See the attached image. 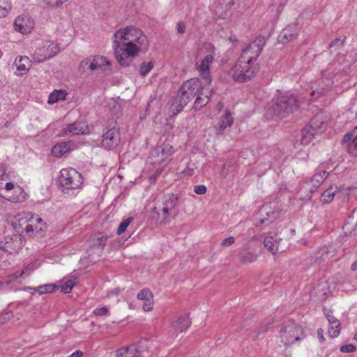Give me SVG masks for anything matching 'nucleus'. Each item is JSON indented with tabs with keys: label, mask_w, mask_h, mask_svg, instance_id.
Returning a JSON list of instances; mask_svg holds the SVG:
<instances>
[{
	"label": "nucleus",
	"mask_w": 357,
	"mask_h": 357,
	"mask_svg": "<svg viewBox=\"0 0 357 357\" xmlns=\"http://www.w3.org/2000/svg\"><path fill=\"white\" fill-rule=\"evenodd\" d=\"M328 50L331 54L335 53L336 55H339L343 50L342 42L338 38L335 39L329 45Z\"/></svg>",
	"instance_id": "obj_36"
},
{
	"label": "nucleus",
	"mask_w": 357,
	"mask_h": 357,
	"mask_svg": "<svg viewBox=\"0 0 357 357\" xmlns=\"http://www.w3.org/2000/svg\"><path fill=\"white\" fill-rule=\"evenodd\" d=\"M324 314L329 324L328 335L331 337H337L341 330L340 321L333 315V312L326 307L323 308Z\"/></svg>",
	"instance_id": "obj_12"
},
{
	"label": "nucleus",
	"mask_w": 357,
	"mask_h": 357,
	"mask_svg": "<svg viewBox=\"0 0 357 357\" xmlns=\"http://www.w3.org/2000/svg\"><path fill=\"white\" fill-rule=\"evenodd\" d=\"M178 102H180V107L179 109H177V112H180L184 106H185L189 102H190L192 98L190 97L186 93H183L182 91V89H180L179 96H178Z\"/></svg>",
	"instance_id": "obj_41"
},
{
	"label": "nucleus",
	"mask_w": 357,
	"mask_h": 357,
	"mask_svg": "<svg viewBox=\"0 0 357 357\" xmlns=\"http://www.w3.org/2000/svg\"><path fill=\"white\" fill-rule=\"evenodd\" d=\"M307 126L317 134L321 133L326 126L324 115L317 114L312 119Z\"/></svg>",
	"instance_id": "obj_18"
},
{
	"label": "nucleus",
	"mask_w": 357,
	"mask_h": 357,
	"mask_svg": "<svg viewBox=\"0 0 357 357\" xmlns=\"http://www.w3.org/2000/svg\"><path fill=\"white\" fill-rule=\"evenodd\" d=\"M185 31V24L183 22H178L177 23V33L179 34H183Z\"/></svg>",
	"instance_id": "obj_54"
},
{
	"label": "nucleus",
	"mask_w": 357,
	"mask_h": 357,
	"mask_svg": "<svg viewBox=\"0 0 357 357\" xmlns=\"http://www.w3.org/2000/svg\"><path fill=\"white\" fill-rule=\"evenodd\" d=\"M102 137V147L107 150H113L116 148L121 140L120 132L116 127L107 128L103 132Z\"/></svg>",
	"instance_id": "obj_9"
},
{
	"label": "nucleus",
	"mask_w": 357,
	"mask_h": 357,
	"mask_svg": "<svg viewBox=\"0 0 357 357\" xmlns=\"http://www.w3.org/2000/svg\"><path fill=\"white\" fill-rule=\"evenodd\" d=\"M153 342L149 340L144 339L140 340L137 344H132L126 348L124 349L123 352H120L116 355V357H122L124 355H126L128 353H132L136 352L139 353L140 354H144V352L146 351H149L151 348V344Z\"/></svg>",
	"instance_id": "obj_13"
},
{
	"label": "nucleus",
	"mask_w": 357,
	"mask_h": 357,
	"mask_svg": "<svg viewBox=\"0 0 357 357\" xmlns=\"http://www.w3.org/2000/svg\"><path fill=\"white\" fill-rule=\"evenodd\" d=\"M115 56L121 66H128L139 51L145 52L149 45L146 36L138 29L127 26L114 34Z\"/></svg>",
	"instance_id": "obj_1"
},
{
	"label": "nucleus",
	"mask_w": 357,
	"mask_h": 357,
	"mask_svg": "<svg viewBox=\"0 0 357 357\" xmlns=\"http://www.w3.org/2000/svg\"><path fill=\"white\" fill-rule=\"evenodd\" d=\"M190 321L187 317H179L175 321L172 326L178 332L181 333L187 330L190 326Z\"/></svg>",
	"instance_id": "obj_30"
},
{
	"label": "nucleus",
	"mask_w": 357,
	"mask_h": 357,
	"mask_svg": "<svg viewBox=\"0 0 357 357\" xmlns=\"http://www.w3.org/2000/svg\"><path fill=\"white\" fill-rule=\"evenodd\" d=\"M351 224L347 222L343 226V229L346 232H349L350 234H355L357 232V222L355 224L354 229L350 231Z\"/></svg>",
	"instance_id": "obj_51"
},
{
	"label": "nucleus",
	"mask_w": 357,
	"mask_h": 357,
	"mask_svg": "<svg viewBox=\"0 0 357 357\" xmlns=\"http://www.w3.org/2000/svg\"><path fill=\"white\" fill-rule=\"evenodd\" d=\"M317 335H318L319 342L321 343L324 342L325 338H324V330L322 328H319L317 330Z\"/></svg>",
	"instance_id": "obj_56"
},
{
	"label": "nucleus",
	"mask_w": 357,
	"mask_h": 357,
	"mask_svg": "<svg viewBox=\"0 0 357 357\" xmlns=\"http://www.w3.org/2000/svg\"><path fill=\"white\" fill-rule=\"evenodd\" d=\"M34 26L35 22L33 20L26 15L18 16L14 21L15 30L22 34L31 33Z\"/></svg>",
	"instance_id": "obj_10"
},
{
	"label": "nucleus",
	"mask_w": 357,
	"mask_h": 357,
	"mask_svg": "<svg viewBox=\"0 0 357 357\" xmlns=\"http://www.w3.org/2000/svg\"><path fill=\"white\" fill-rule=\"evenodd\" d=\"M13 317V314L10 312H6L0 317V325L3 324L10 320Z\"/></svg>",
	"instance_id": "obj_52"
},
{
	"label": "nucleus",
	"mask_w": 357,
	"mask_h": 357,
	"mask_svg": "<svg viewBox=\"0 0 357 357\" xmlns=\"http://www.w3.org/2000/svg\"><path fill=\"white\" fill-rule=\"evenodd\" d=\"M82 354H83L81 351L77 350V351H75V352H73V354H71L68 357H82Z\"/></svg>",
	"instance_id": "obj_59"
},
{
	"label": "nucleus",
	"mask_w": 357,
	"mask_h": 357,
	"mask_svg": "<svg viewBox=\"0 0 357 357\" xmlns=\"http://www.w3.org/2000/svg\"><path fill=\"white\" fill-rule=\"evenodd\" d=\"M3 241V252L13 254L18 252L22 247V241L20 235L6 236Z\"/></svg>",
	"instance_id": "obj_11"
},
{
	"label": "nucleus",
	"mask_w": 357,
	"mask_h": 357,
	"mask_svg": "<svg viewBox=\"0 0 357 357\" xmlns=\"http://www.w3.org/2000/svg\"><path fill=\"white\" fill-rule=\"evenodd\" d=\"M337 192V188L330 186L326 190L321 196V201L324 204H328L333 199L335 193Z\"/></svg>",
	"instance_id": "obj_34"
},
{
	"label": "nucleus",
	"mask_w": 357,
	"mask_h": 357,
	"mask_svg": "<svg viewBox=\"0 0 357 357\" xmlns=\"http://www.w3.org/2000/svg\"><path fill=\"white\" fill-rule=\"evenodd\" d=\"M214 61V57L212 54H207L201 61V63L197 66V69L201 77L205 80L206 84L211 82L210 76L209 67L210 65Z\"/></svg>",
	"instance_id": "obj_14"
},
{
	"label": "nucleus",
	"mask_w": 357,
	"mask_h": 357,
	"mask_svg": "<svg viewBox=\"0 0 357 357\" xmlns=\"http://www.w3.org/2000/svg\"><path fill=\"white\" fill-rule=\"evenodd\" d=\"M75 282L72 280H69L68 281H66L65 282V284L61 286V292L64 293V294H68L71 291L73 287L75 286Z\"/></svg>",
	"instance_id": "obj_45"
},
{
	"label": "nucleus",
	"mask_w": 357,
	"mask_h": 357,
	"mask_svg": "<svg viewBox=\"0 0 357 357\" xmlns=\"http://www.w3.org/2000/svg\"><path fill=\"white\" fill-rule=\"evenodd\" d=\"M59 186L65 194H75V191L81 188L83 178L75 169L64 168L60 171L59 177Z\"/></svg>",
	"instance_id": "obj_5"
},
{
	"label": "nucleus",
	"mask_w": 357,
	"mask_h": 357,
	"mask_svg": "<svg viewBox=\"0 0 357 357\" xmlns=\"http://www.w3.org/2000/svg\"><path fill=\"white\" fill-rule=\"evenodd\" d=\"M351 269L354 271H357V260L353 263Z\"/></svg>",
	"instance_id": "obj_61"
},
{
	"label": "nucleus",
	"mask_w": 357,
	"mask_h": 357,
	"mask_svg": "<svg viewBox=\"0 0 357 357\" xmlns=\"http://www.w3.org/2000/svg\"><path fill=\"white\" fill-rule=\"evenodd\" d=\"M204 87H203L197 96H196L195 102H194V108L195 110H199L202 109L204 106H205L208 100L210 94L208 92H204Z\"/></svg>",
	"instance_id": "obj_25"
},
{
	"label": "nucleus",
	"mask_w": 357,
	"mask_h": 357,
	"mask_svg": "<svg viewBox=\"0 0 357 357\" xmlns=\"http://www.w3.org/2000/svg\"><path fill=\"white\" fill-rule=\"evenodd\" d=\"M19 75L25 74L31 67V61L28 56H20L15 59L14 62Z\"/></svg>",
	"instance_id": "obj_21"
},
{
	"label": "nucleus",
	"mask_w": 357,
	"mask_h": 357,
	"mask_svg": "<svg viewBox=\"0 0 357 357\" xmlns=\"http://www.w3.org/2000/svg\"><path fill=\"white\" fill-rule=\"evenodd\" d=\"M69 149L68 142L59 143L53 146L52 149V154L55 157H61L66 153Z\"/></svg>",
	"instance_id": "obj_33"
},
{
	"label": "nucleus",
	"mask_w": 357,
	"mask_h": 357,
	"mask_svg": "<svg viewBox=\"0 0 357 357\" xmlns=\"http://www.w3.org/2000/svg\"><path fill=\"white\" fill-rule=\"evenodd\" d=\"M153 300H151V301H146L145 303H144L143 305V310L146 312H149V311H151L152 309H153Z\"/></svg>",
	"instance_id": "obj_55"
},
{
	"label": "nucleus",
	"mask_w": 357,
	"mask_h": 357,
	"mask_svg": "<svg viewBox=\"0 0 357 357\" xmlns=\"http://www.w3.org/2000/svg\"><path fill=\"white\" fill-rule=\"evenodd\" d=\"M109 312V310L107 307H102L100 308H96L93 310V313L96 316H104L106 315Z\"/></svg>",
	"instance_id": "obj_47"
},
{
	"label": "nucleus",
	"mask_w": 357,
	"mask_h": 357,
	"mask_svg": "<svg viewBox=\"0 0 357 357\" xmlns=\"http://www.w3.org/2000/svg\"><path fill=\"white\" fill-rule=\"evenodd\" d=\"M179 107H180V102H178V100H177L173 105H172V109L173 111L174 112V110L176 111L175 112H174V114H178V112H177V109H179Z\"/></svg>",
	"instance_id": "obj_58"
},
{
	"label": "nucleus",
	"mask_w": 357,
	"mask_h": 357,
	"mask_svg": "<svg viewBox=\"0 0 357 357\" xmlns=\"http://www.w3.org/2000/svg\"><path fill=\"white\" fill-rule=\"evenodd\" d=\"M298 36V27L295 24H291L284 29L278 36L279 42L286 43L293 41Z\"/></svg>",
	"instance_id": "obj_17"
},
{
	"label": "nucleus",
	"mask_w": 357,
	"mask_h": 357,
	"mask_svg": "<svg viewBox=\"0 0 357 357\" xmlns=\"http://www.w3.org/2000/svg\"><path fill=\"white\" fill-rule=\"evenodd\" d=\"M206 187L204 185H195L194 188V191L197 195H204L206 192Z\"/></svg>",
	"instance_id": "obj_49"
},
{
	"label": "nucleus",
	"mask_w": 357,
	"mask_h": 357,
	"mask_svg": "<svg viewBox=\"0 0 357 357\" xmlns=\"http://www.w3.org/2000/svg\"><path fill=\"white\" fill-rule=\"evenodd\" d=\"M233 0H225L224 3H220L219 5L215 9L216 15L220 18H225L227 15V13L225 10L230 8L234 5Z\"/></svg>",
	"instance_id": "obj_32"
},
{
	"label": "nucleus",
	"mask_w": 357,
	"mask_h": 357,
	"mask_svg": "<svg viewBox=\"0 0 357 357\" xmlns=\"http://www.w3.org/2000/svg\"><path fill=\"white\" fill-rule=\"evenodd\" d=\"M305 337L302 328L293 321L284 324L280 331V342L286 347L298 342Z\"/></svg>",
	"instance_id": "obj_6"
},
{
	"label": "nucleus",
	"mask_w": 357,
	"mask_h": 357,
	"mask_svg": "<svg viewBox=\"0 0 357 357\" xmlns=\"http://www.w3.org/2000/svg\"><path fill=\"white\" fill-rule=\"evenodd\" d=\"M39 263H38L37 261L32 262L29 264L26 267H25L20 273H15L14 278L17 279L19 277L29 275L33 271L38 268L39 267Z\"/></svg>",
	"instance_id": "obj_38"
},
{
	"label": "nucleus",
	"mask_w": 357,
	"mask_h": 357,
	"mask_svg": "<svg viewBox=\"0 0 357 357\" xmlns=\"http://www.w3.org/2000/svg\"><path fill=\"white\" fill-rule=\"evenodd\" d=\"M92 61L90 59H86L81 61L79 64V68L84 70L86 68H89L90 69V64H91Z\"/></svg>",
	"instance_id": "obj_53"
},
{
	"label": "nucleus",
	"mask_w": 357,
	"mask_h": 357,
	"mask_svg": "<svg viewBox=\"0 0 357 357\" xmlns=\"http://www.w3.org/2000/svg\"><path fill=\"white\" fill-rule=\"evenodd\" d=\"M137 298L139 300L151 301V300H153V296L149 289L144 288L139 291Z\"/></svg>",
	"instance_id": "obj_42"
},
{
	"label": "nucleus",
	"mask_w": 357,
	"mask_h": 357,
	"mask_svg": "<svg viewBox=\"0 0 357 357\" xmlns=\"http://www.w3.org/2000/svg\"><path fill=\"white\" fill-rule=\"evenodd\" d=\"M354 339L355 340H357V333L354 335Z\"/></svg>",
	"instance_id": "obj_64"
},
{
	"label": "nucleus",
	"mask_w": 357,
	"mask_h": 357,
	"mask_svg": "<svg viewBox=\"0 0 357 357\" xmlns=\"http://www.w3.org/2000/svg\"><path fill=\"white\" fill-rule=\"evenodd\" d=\"M280 241L273 240L272 236H266L264 240V246L273 254L275 255L280 250L279 248Z\"/></svg>",
	"instance_id": "obj_29"
},
{
	"label": "nucleus",
	"mask_w": 357,
	"mask_h": 357,
	"mask_svg": "<svg viewBox=\"0 0 357 357\" xmlns=\"http://www.w3.org/2000/svg\"><path fill=\"white\" fill-rule=\"evenodd\" d=\"M132 220H133V218H132V217H130L128 218L123 220L121 222V224L119 225V226L117 229V231H116L117 235L122 234L126 230L127 227L132 222Z\"/></svg>",
	"instance_id": "obj_44"
},
{
	"label": "nucleus",
	"mask_w": 357,
	"mask_h": 357,
	"mask_svg": "<svg viewBox=\"0 0 357 357\" xmlns=\"http://www.w3.org/2000/svg\"><path fill=\"white\" fill-rule=\"evenodd\" d=\"M3 252V241H0V252Z\"/></svg>",
	"instance_id": "obj_63"
},
{
	"label": "nucleus",
	"mask_w": 357,
	"mask_h": 357,
	"mask_svg": "<svg viewBox=\"0 0 357 357\" xmlns=\"http://www.w3.org/2000/svg\"><path fill=\"white\" fill-rule=\"evenodd\" d=\"M58 289H59V287L57 285H56L55 284H46L40 285L35 288L26 287L24 288V290L25 291L33 290L35 292H38L39 294H44L52 293Z\"/></svg>",
	"instance_id": "obj_27"
},
{
	"label": "nucleus",
	"mask_w": 357,
	"mask_h": 357,
	"mask_svg": "<svg viewBox=\"0 0 357 357\" xmlns=\"http://www.w3.org/2000/svg\"><path fill=\"white\" fill-rule=\"evenodd\" d=\"M233 123V119L231 114L227 111L221 117L219 122L220 128L222 130H224L227 127L231 126Z\"/></svg>",
	"instance_id": "obj_39"
},
{
	"label": "nucleus",
	"mask_w": 357,
	"mask_h": 357,
	"mask_svg": "<svg viewBox=\"0 0 357 357\" xmlns=\"http://www.w3.org/2000/svg\"><path fill=\"white\" fill-rule=\"evenodd\" d=\"M174 153L172 146L169 144H163L153 149L148 158V162L152 165L166 166L171 160V156Z\"/></svg>",
	"instance_id": "obj_7"
},
{
	"label": "nucleus",
	"mask_w": 357,
	"mask_h": 357,
	"mask_svg": "<svg viewBox=\"0 0 357 357\" xmlns=\"http://www.w3.org/2000/svg\"><path fill=\"white\" fill-rule=\"evenodd\" d=\"M354 132H349L344 135L342 142L347 144L349 151L352 153L357 150V135H354Z\"/></svg>",
	"instance_id": "obj_26"
},
{
	"label": "nucleus",
	"mask_w": 357,
	"mask_h": 357,
	"mask_svg": "<svg viewBox=\"0 0 357 357\" xmlns=\"http://www.w3.org/2000/svg\"><path fill=\"white\" fill-rule=\"evenodd\" d=\"M315 135H317V133L314 130H312L308 126H305L302 130L301 144L304 145L309 144Z\"/></svg>",
	"instance_id": "obj_35"
},
{
	"label": "nucleus",
	"mask_w": 357,
	"mask_h": 357,
	"mask_svg": "<svg viewBox=\"0 0 357 357\" xmlns=\"http://www.w3.org/2000/svg\"><path fill=\"white\" fill-rule=\"evenodd\" d=\"M11 8V3L9 0H0V18L8 15Z\"/></svg>",
	"instance_id": "obj_40"
},
{
	"label": "nucleus",
	"mask_w": 357,
	"mask_h": 357,
	"mask_svg": "<svg viewBox=\"0 0 357 357\" xmlns=\"http://www.w3.org/2000/svg\"><path fill=\"white\" fill-rule=\"evenodd\" d=\"M59 51V48L56 43L46 40L37 47L32 57L35 61L40 63L53 57Z\"/></svg>",
	"instance_id": "obj_8"
},
{
	"label": "nucleus",
	"mask_w": 357,
	"mask_h": 357,
	"mask_svg": "<svg viewBox=\"0 0 357 357\" xmlns=\"http://www.w3.org/2000/svg\"><path fill=\"white\" fill-rule=\"evenodd\" d=\"M43 1L47 5H48L49 6H51V7L59 6L64 3L63 0H43Z\"/></svg>",
	"instance_id": "obj_48"
},
{
	"label": "nucleus",
	"mask_w": 357,
	"mask_h": 357,
	"mask_svg": "<svg viewBox=\"0 0 357 357\" xmlns=\"http://www.w3.org/2000/svg\"><path fill=\"white\" fill-rule=\"evenodd\" d=\"M34 222V215L28 213L18 214L13 221V225L15 229H24V225Z\"/></svg>",
	"instance_id": "obj_20"
},
{
	"label": "nucleus",
	"mask_w": 357,
	"mask_h": 357,
	"mask_svg": "<svg viewBox=\"0 0 357 357\" xmlns=\"http://www.w3.org/2000/svg\"><path fill=\"white\" fill-rule=\"evenodd\" d=\"M328 176V173L324 169H321V167H319L318 172L312 177L310 182L316 189L324 182Z\"/></svg>",
	"instance_id": "obj_28"
},
{
	"label": "nucleus",
	"mask_w": 357,
	"mask_h": 357,
	"mask_svg": "<svg viewBox=\"0 0 357 357\" xmlns=\"http://www.w3.org/2000/svg\"><path fill=\"white\" fill-rule=\"evenodd\" d=\"M110 62L107 57L105 56H94L91 64H90V70L106 71L109 69Z\"/></svg>",
	"instance_id": "obj_19"
},
{
	"label": "nucleus",
	"mask_w": 357,
	"mask_h": 357,
	"mask_svg": "<svg viewBox=\"0 0 357 357\" xmlns=\"http://www.w3.org/2000/svg\"><path fill=\"white\" fill-rule=\"evenodd\" d=\"M89 128L87 124L84 121H76L68 125L62 130L63 135H85L88 133Z\"/></svg>",
	"instance_id": "obj_15"
},
{
	"label": "nucleus",
	"mask_w": 357,
	"mask_h": 357,
	"mask_svg": "<svg viewBox=\"0 0 357 357\" xmlns=\"http://www.w3.org/2000/svg\"><path fill=\"white\" fill-rule=\"evenodd\" d=\"M181 89L183 93H186L193 99L197 96V93H199L202 89L201 83L198 79H190L183 83Z\"/></svg>",
	"instance_id": "obj_16"
},
{
	"label": "nucleus",
	"mask_w": 357,
	"mask_h": 357,
	"mask_svg": "<svg viewBox=\"0 0 357 357\" xmlns=\"http://www.w3.org/2000/svg\"><path fill=\"white\" fill-rule=\"evenodd\" d=\"M127 354H130L131 356L130 357H144L145 356V355H144V354H140L136 353V352H132V354L128 353Z\"/></svg>",
	"instance_id": "obj_60"
},
{
	"label": "nucleus",
	"mask_w": 357,
	"mask_h": 357,
	"mask_svg": "<svg viewBox=\"0 0 357 357\" xmlns=\"http://www.w3.org/2000/svg\"><path fill=\"white\" fill-rule=\"evenodd\" d=\"M153 210L160 222H169L180 212L178 199L174 194L164 195L157 201Z\"/></svg>",
	"instance_id": "obj_4"
},
{
	"label": "nucleus",
	"mask_w": 357,
	"mask_h": 357,
	"mask_svg": "<svg viewBox=\"0 0 357 357\" xmlns=\"http://www.w3.org/2000/svg\"><path fill=\"white\" fill-rule=\"evenodd\" d=\"M27 195L24 189L20 185H17L14 190V194L10 197H4L10 202L17 203L23 202L26 199Z\"/></svg>",
	"instance_id": "obj_24"
},
{
	"label": "nucleus",
	"mask_w": 357,
	"mask_h": 357,
	"mask_svg": "<svg viewBox=\"0 0 357 357\" xmlns=\"http://www.w3.org/2000/svg\"><path fill=\"white\" fill-rule=\"evenodd\" d=\"M299 107V100L291 93H287L280 98L273 100L267 106L266 116L268 119H279L285 117L293 113Z\"/></svg>",
	"instance_id": "obj_3"
},
{
	"label": "nucleus",
	"mask_w": 357,
	"mask_h": 357,
	"mask_svg": "<svg viewBox=\"0 0 357 357\" xmlns=\"http://www.w3.org/2000/svg\"><path fill=\"white\" fill-rule=\"evenodd\" d=\"M257 259V255L247 250H242L239 254V259L243 264L252 263Z\"/></svg>",
	"instance_id": "obj_31"
},
{
	"label": "nucleus",
	"mask_w": 357,
	"mask_h": 357,
	"mask_svg": "<svg viewBox=\"0 0 357 357\" xmlns=\"http://www.w3.org/2000/svg\"><path fill=\"white\" fill-rule=\"evenodd\" d=\"M274 212L271 210V207L268 205H264L259 211V222L257 223V226L265 224L266 222H271L273 219Z\"/></svg>",
	"instance_id": "obj_23"
},
{
	"label": "nucleus",
	"mask_w": 357,
	"mask_h": 357,
	"mask_svg": "<svg viewBox=\"0 0 357 357\" xmlns=\"http://www.w3.org/2000/svg\"><path fill=\"white\" fill-rule=\"evenodd\" d=\"M46 223L44 222V220L38 216H34V222L27 224L24 227V230L26 231V233H32L34 231L36 233H40L43 231V230L45 228Z\"/></svg>",
	"instance_id": "obj_22"
},
{
	"label": "nucleus",
	"mask_w": 357,
	"mask_h": 357,
	"mask_svg": "<svg viewBox=\"0 0 357 357\" xmlns=\"http://www.w3.org/2000/svg\"><path fill=\"white\" fill-rule=\"evenodd\" d=\"M15 185L14 184L12 183V182H7L5 185V189L7 190V191H10L11 190H15Z\"/></svg>",
	"instance_id": "obj_57"
},
{
	"label": "nucleus",
	"mask_w": 357,
	"mask_h": 357,
	"mask_svg": "<svg viewBox=\"0 0 357 357\" xmlns=\"http://www.w3.org/2000/svg\"><path fill=\"white\" fill-rule=\"evenodd\" d=\"M356 349V346L352 344L342 345L340 347V351L342 352H344V353H351V352L355 351Z\"/></svg>",
	"instance_id": "obj_46"
},
{
	"label": "nucleus",
	"mask_w": 357,
	"mask_h": 357,
	"mask_svg": "<svg viewBox=\"0 0 357 357\" xmlns=\"http://www.w3.org/2000/svg\"><path fill=\"white\" fill-rule=\"evenodd\" d=\"M264 38L258 37L243 50L229 75L237 82H245L254 78L259 70L257 59L264 46Z\"/></svg>",
	"instance_id": "obj_2"
},
{
	"label": "nucleus",
	"mask_w": 357,
	"mask_h": 357,
	"mask_svg": "<svg viewBox=\"0 0 357 357\" xmlns=\"http://www.w3.org/2000/svg\"><path fill=\"white\" fill-rule=\"evenodd\" d=\"M66 93L65 92V91H54V92L50 94L47 102L49 104L55 103L59 100H64L66 98Z\"/></svg>",
	"instance_id": "obj_37"
},
{
	"label": "nucleus",
	"mask_w": 357,
	"mask_h": 357,
	"mask_svg": "<svg viewBox=\"0 0 357 357\" xmlns=\"http://www.w3.org/2000/svg\"><path fill=\"white\" fill-rule=\"evenodd\" d=\"M229 40H230L231 42H234V41H236V36H230Z\"/></svg>",
	"instance_id": "obj_62"
},
{
	"label": "nucleus",
	"mask_w": 357,
	"mask_h": 357,
	"mask_svg": "<svg viewBox=\"0 0 357 357\" xmlns=\"http://www.w3.org/2000/svg\"><path fill=\"white\" fill-rule=\"evenodd\" d=\"M153 63L151 61L143 62L139 68V74L146 76L153 69Z\"/></svg>",
	"instance_id": "obj_43"
},
{
	"label": "nucleus",
	"mask_w": 357,
	"mask_h": 357,
	"mask_svg": "<svg viewBox=\"0 0 357 357\" xmlns=\"http://www.w3.org/2000/svg\"><path fill=\"white\" fill-rule=\"evenodd\" d=\"M235 242V238L233 236H229L227 238H225L222 243H221V245L222 246H224V247H228V246H230L231 245H233Z\"/></svg>",
	"instance_id": "obj_50"
}]
</instances>
